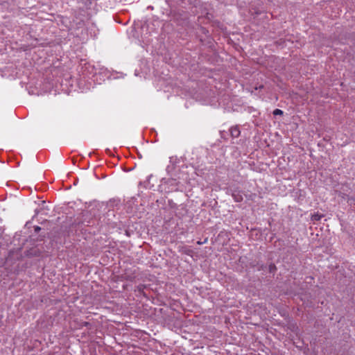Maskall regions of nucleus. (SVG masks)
I'll use <instances>...</instances> for the list:
<instances>
[{
  "label": "nucleus",
  "instance_id": "f257e3e1",
  "mask_svg": "<svg viewBox=\"0 0 355 355\" xmlns=\"http://www.w3.org/2000/svg\"><path fill=\"white\" fill-rule=\"evenodd\" d=\"M232 197L234 198V200L236 201V202H241L243 200V196L241 193H239V192L238 193H236V192H234L232 193Z\"/></svg>",
  "mask_w": 355,
  "mask_h": 355
},
{
  "label": "nucleus",
  "instance_id": "f03ea898",
  "mask_svg": "<svg viewBox=\"0 0 355 355\" xmlns=\"http://www.w3.org/2000/svg\"><path fill=\"white\" fill-rule=\"evenodd\" d=\"M230 133H233L234 132H238V133H241V130H239V126L237 125L231 127V128L230 129Z\"/></svg>",
  "mask_w": 355,
  "mask_h": 355
},
{
  "label": "nucleus",
  "instance_id": "7ed1b4c3",
  "mask_svg": "<svg viewBox=\"0 0 355 355\" xmlns=\"http://www.w3.org/2000/svg\"><path fill=\"white\" fill-rule=\"evenodd\" d=\"M273 115L275 116H277V115H282L284 114V112L282 110H279V109H275L273 112H272Z\"/></svg>",
  "mask_w": 355,
  "mask_h": 355
},
{
  "label": "nucleus",
  "instance_id": "20e7f679",
  "mask_svg": "<svg viewBox=\"0 0 355 355\" xmlns=\"http://www.w3.org/2000/svg\"><path fill=\"white\" fill-rule=\"evenodd\" d=\"M322 218V216L318 214H313L311 217L312 220H320Z\"/></svg>",
  "mask_w": 355,
  "mask_h": 355
},
{
  "label": "nucleus",
  "instance_id": "39448f33",
  "mask_svg": "<svg viewBox=\"0 0 355 355\" xmlns=\"http://www.w3.org/2000/svg\"><path fill=\"white\" fill-rule=\"evenodd\" d=\"M40 230H41V228L39 226H35V231L36 232H38Z\"/></svg>",
  "mask_w": 355,
  "mask_h": 355
},
{
  "label": "nucleus",
  "instance_id": "423d86ee",
  "mask_svg": "<svg viewBox=\"0 0 355 355\" xmlns=\"http://www.w3.org/2000/svg\"><path fill=\"white\" fill-rule=\"evenodd\" d=\"M202 243L201 241H198V244L200 245L202 244Z\"/></svg>",
  "mask_w": 355,
  "mask_h": 355
},
{
  "label": "nucleus",
  "instance_id": "0eeeda50",
  "mask_svg": "<svg viewBox=\"0 0 355 355\" xmlns=\"http://www.w3.org/2000/svg\"><path fill=\"white\" fill-rule=\"evenodd\" d=\"M171 182L172 183H173V182H175V180H171Z\"/></svg>",
  "mask_w": 355,
  "mask_h": 355
}]
</instances>
